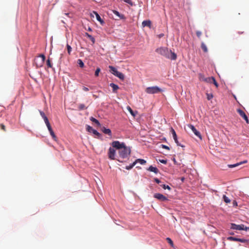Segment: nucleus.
Instances as JSON below:
<instances>
[{
    "instance_id": "1",
    "label": "nucleus",
    "mask_w": 249,
    "mask_h": 249,
    "mask_svg": "<svg viewBox=\"0 0 249 249\" xmlns=\"http://www.w3.org/2000/svg\"><path fill=\"white\" fill-rule=\"evenodd\" d=\"M156 52L166 58L175 60L177 59V54L166 47H161L155 50Z\"/></svg>"
},
{
    "instance_id": "2",
    "label": "nucleus",
    "mask_w": 249,
    "mask_h": 249,
    "mask_svg": "<svg viewBox=\"0 0 249 249\" xmlns=\"http://www.w3.org/2000/svg\"><path fill=\"white\" fill-rule=\"evenodd\" d=\"M130 153L131 149L130 147H127L125 145L124 147L118 150L119 159L117 160L118 161L122 162L123 161L122 160L127 158L130 155Z\"/></svg>"
},
{
    "instance_id": "3",
    "label": "nucleus",
    "mask_w": 249,
    "mask_h": 249,
    "mask_svg": "<svg viewBox=\"0 0 249 249\" xmlns=\"http://www.w3.org/2000/svg\"><path fill=\"white\" fill-rule=\"evenodd\" d=\"M45 60V56L44 54H41L35 59L34 63L36 67H41L43 66Z\"/></svg>"
},
{
    "instance_id": "4",
    "label": "nucleus",
    "mask_w": 249,
    "mask_h": 249,
    "mask_svg": "<svg viewBox=\"0 0 249 249\" xmlns=\"http://www.w3.org/2000/svg\"><path fill=\"white\" fill-rule=\"evenodd\" d=\"M145 91L148 94H157L162 91L158 86L149 87L146 88Z\"/></svg>"
},
{
    "instance_id": "5",
    "label": "nucleus",
    "mask_w": 249,
    "mask_h": 249,
    "mask_svg": "<svg viewBox=\"0 0 249 249\" xmlns=\"http://www.w3.org/2000/svg\"><path fill=\"white\" fill-rule=\"evenodd\" d=\"M111 145L113 148H115L116 149L119 150L122 148L124 147L125 146V144L124 142H120L119 141H113Z\"/></svg>"
},
{
    "instance_id": "6",
    "label": "nucleus",
    "mask_w": 249,
    "mask_h": 249,
    "mask_svg": "<svg viewBox=\"0 0 249 249\" xmlns=\"http://www.w3.org/2000/svg\"><path fill=\"white\" fill-rule=\"evenodd\" d=\"M116 150L112 147H110L108 149V157L111 160H115Z\"/></svg>"
},
{
    "instance_id": "7",
    "label": "nucleus",
    "mask_w": 249,
    "mask_h": 249,
    "mask_svg": "<svg viewBox=\"0 0 249 249\" xmlns=\"http://www.w3.org/2000/svg\"><path fill=\"white\" fill-rule=\"evenodd\" d=\"M154 197L161 201H166L168 200L166 196L160 193L155 194L154 195Z\"/></svg>"
},
{
    "instance_id": "8",
    "label": "nucleus",
    "mask_w": 249,
    "mask_h": 249,
    "mask_svg": "<svg viewBox=\"0 0 249 249\" xmlns=\"http://www.w3.org/2000/svg\"><path fill=\"white\" fill-rule=\"evenodd\" d=\"M188 127L190 128L192 131L194 132V133L197 136L199 139H201V135L200 133V132L197 131L196 128L195 127V126L192 124H189L188 125Z\"/></svg>"
},
{
    "instance_id": "9",
    "label": "nucleus",
    "mask_w": 249,
    "mask_h": 249,
    "mask_svg": "<svg viewBox=\"0 0 249 249\" xmlns=\"http://www.w3.org/2000/svg\"><path fill=\"white\" fill-rule=\"evenodd\" d=\"M231 229L232 230H243L244 229V225L241 224V225H236L234 223H231Z\"/></svg>"
},
{
    "instance_id": "10",
    "label": "nucleus",
    "mask_w": 249,
    "mask_h": 249,
    "mask_svg": "<svg viewBox=\"0 0 249 249\" xmlns=\"http://www.w3.org/2000/svg\"><path fill=\"white\" fill-rule=\"evenodd\" d=\"M87 130L89 132H92L94 135H96L98 137H100L101 134L96 130L94 129L91 126L87 125Z\"/></svg>"
},
{
    "instance_id": "11",
    "label": "nucleus",
    "mask_w": 249,
    "mask_h": 249,
    "mask_svg": "<svg viewBox=\"0 0 249 249\" xmlns=\"http://www.w3.org/2000/svg\"><path fill=\"white\" fill-rule=\"evenodd\" d=\"M237 112L239 114V115L246 121V123L249 124V120L245 113L240 109H238L237 110Z\"/></svg>"
},
{
    "instance_id": "12",
    "label": "nucleus",
    "mask_w": 249,
    "mask_h": 249,
    "mask_svg": "<svg viewBox=\"0 0 249 249\" xmlns=\"http://www.w3.org/2000/svg\"><path fill=\"white\" fill-rule=\"evenodd\" d=\"M93 14H94L95 15L97 20L98 21H99L101 23V24H102V25L104 24V21L101 18V17L99 16V15L96 12H95V11H93Z\"/></svg>"
},
{
    "instance_id": "13",
    "label": "nucleus",
    "mask_w": 249,
    "mask_h": 249,
    "mask_svg": "<svg viewBox=\"0 0 249 249\" xmlns=\"http://www.w3.org/2000/svg\"><path fill=\"white\" fill-rule=\"evenodd\" d=\"M112 12L118 17L119 19H124L125 18L124 15L120 14L119 12L116 10H112Z\"/></svg>"
},
{
    "instance_id": "14",
    "label": "nucleus",
    "mask_w": 249,
    "mask_h": 249,
    "mask_svg": "<svg viewBox=\"0 0 249 249\" xmlns=\"http://www.w3.org/2000/svg\"><path fill=\"white\" fill-rule=\"evenodd\" d=\"M109 86L112 88L113 92L114 93H116L117 90L119 89V86L114 83H110Z\"/></svg>"
},
{
    "instance_id": "15",
    "label": "nucleus",
    "mask_w": 249,
    "mask_h": 249,
    "mask_svg": "<svg viewBox=\"0 0 249 249\" xmlns=\"http://www.w3.org/2000/svg\"><path fill=\"white\" fill-rule=\"evenodd\" d=\"M151 22L149 20H144L142 22V25L143 27L147 26V27H150L151 26Z\"/></svg>"
},
{
    "instance_id": "16",
    "label": "nucleus",
    "mask_w": 249,
    "mask_h": 249,
    "mask_svg": "<svg viewBox=\"0 0 249 249\" xmlns=\"http://www.w3.org/2000/svg\"><path fill=\"white\" fill-rule=\"evenodd\" d=\"M239 242L244 243L245 247H247L249 245V239H246L245 238H239Z\"/></svg>"
},
{
    "instance_id": "17",
    "label": "nucleus",
    "mask_w": 249,
    "mask_h": 249,
    "mask_svg": "<svg viewBox=\"0 0 249 249\" xmlns=\"http://www.w3.org/2000/svg\"><path fill=\"white\" fill-rule=\"evenodd\" d=\"M102 131L106 134H108L109 136L111 135V131L110 129L108 128H106L105 127H103L102 129Z\"/></svg>"
},
{
    "instance_id": "18",
    "label": "nucleus",
    "mask_w": 249,
    "mask_h": 249,
    "mask_svg": "<svg viewBox=\"0 0 249 249\" xmlns=\"http://www.w3.org/2000/svg\"><path fill=\"white\" fill-rule=\"evenodd\" d=\"M148 170L151 172L155 173V174H157L159 172L158 168L152 166H150Z\"/></svg>"
},
{
    "instance_id": "19",
    "label": "nucleus",
    "mask_w": 249,
    "mask_h": 249,
    "mask_svg": "<svg viewBox=\"0 0 249 249\" xmlns=\"http://www.w3.org/2000/svg\"><path fill=\"white\" fill-rule=\"evenodd\" d=\"M109 69L110 71L112 72V73L114 75H115L117 72L118 71L115 67L112 66H109Z\"/></svg>"
},
{
    "instance_id": "20",
    "label": "nucleus",
    "mask_w": 249,
    "mask_h": 249,
    "mask_svg": "<svg viewBox=\"0 0 249 249\" xmlns=\"http://www.w3.org/2000/svg\"><path fill=\"white\" fill-rule=\"evenodd\" d=\"M115 76L118 77L119 79L122 80H124V74H123L122 72L120 71H118Z\"/></svg>"
},
{
    "instance_id": "21",
    "label": "nucleus",
    "mask_w": 249,
    "mask_h": 249,
    "mask_svg": "<svg viewBox=\"0 0 249 249\" xmlns=\"http://www.w3.org/2000/svg\"><path fill=\"white\" fill-rule=\"evenodd\" d=\"M134 162L135 163V164L137 163H140L141 164H144L146 163V160H143V159H138L137 160H136Z\"/></svg>"
},
{
    "instance_id": "22",
    "label": "nucleus",
    "mask_w": 249,
    "mask_h": 249,
    "mask_svg": "<svg viewBox=\"0 0 249 249\" xmlns=\"http://www.w3.org/2000/svg\"><path fill=\"white\" fill-rule=\"evenodd\" d=\"M201 48L204 53H207L208 50V48L204 42H201Z\"/></svg>"
},
{
    "instance_id": "23",
    "label": "nucleus",
    "mask_w": 249,
    "mask_h": 249,
    "mask_svg": "<svg viewBox=\"0 0 249 249\" xmlns=\"http://www.w3.org/2000/svg\"><path fill=\"white\" fill-rule=\"evenodd\" d=\"M227 240L229 241L239 242V238L233 236H229L227 238Z\"/></svg>"
},
{
    "instance_id": "24",
    "label": "nucleus",
    "mask_w": 249,
    "mask_h": 249,
    "mask_svg": "<svg viewBox=\"0 0 249 249\" xmlns=\"http://www.w3.org/2000/svg\"><path fill=\"white\" fill-rule=\"evenodd\" d=\"M86 36L88 37L92 42V43H94L95 42V38L90 35L88 33H86Z\"/></svg>"
},
{
    "instance_id": "25",
    "label": "nucleus",
    "mask_w": 249,
    "mask_h": 249,
    "mask_svg": "<svg viewBox=\"0 0 249 249\" xmlns=\"http://www.w3.org/2000/svg\"><path fill=\"white\" fill-rule=\"evenodd\" d=\"M90 120L92 121V122L95 123L97 125L100 126L101 124L99 123V122L95 118H93V117H91L90 118Z\"/></svg>"
},
{
    "instance_id": "26",
    "label": "nucleus",
    "mask_w": 249,
    "mask_h": 249,
    "mask_svg": "<svg viewBox=\"0 0 249 249\" xmlns=\"http://www.w3.org/2000/svg\"><path fill=\"white\" fill-rule=\"evenodd\" d=\"M39 113L41 117L44 119V122L48 120L47 117L46 116L45 113L43 111L40 110Z\"/></svg>"
},
{
    "instance_id": "27",
    "label": "nucleus",
    "mask_w": 249,
    "mask_h": 249,
    "mask_svg": "<svg viewBox=\"0 0 249 249\" xmlns=\"http://www.w3.org/2000/svg\"><path fill=\"white\" fill-rule=\"evenodd\" d=\"M223 199L224 202L226 203H229L231 202V200L225 195L223 196Z\"/></svg>"
},
{
    "instance_id": "28",
    "label": "nucleus",
    "mask_w": 249,
    "mask_h": 249,
    "mask_svg": "<svg viewBox=\"0 0 249 249\" xmlns=\"http://www.w3.org/2000/svg\"><path fill=\"white\" fill-rule=\"evenodd\" d=\"M77 64L79 65V67L81 68H83L84 67V64L82 60L80 59H78Z\"/></svg>"
},
{
    "instance_id": "29",
    "label": "nucleus",
    "mask_w": 249,
    "mask_h": 249,
    "mask_svg": "<svg viewBox=\"0 0 249 249\" xmlns=\"http://www.w3.org/2000/svg\"><path fill=\"white\" fill-rule=\"evenodd\" d=\"M171 132L173 135V139H176V138H177V135L176 134V133L175 130L173 128H171Z\"/></svg>"
},
{
    "instance_id": "30",
    "label": "nucleus",
    "mask_w": 249,
    "mask_h": 249,
    "mask_svg": "<svg viewBox=\"0 0 249 249\" xmlns=\"http://www.w3.org/2000/svg\"><path fill=\"white\" fill-rule=\"evenodd\" d=\"M160 186L162 187V188L164 189H168L169 191L171 190V187L168 185H166L165 184H160Z\"/></svg>"
},
{
    "instance_id": "31",
    "label": "nucleus",
    "mask_w": 249,
    "mask_h": 249,
    "mask_svg": "<svg viewBox=\"0 0 249 249\" xmlns=\"http://www.w3.org/2000/svg\"><path fill=\"white\" fill-rule=\"evenodd\" d=\"M213 77H207L205 79L204 82H207V83H212V79H213Z\"/></svg>"
},
{
    "instance_id": "32",
    "label": "nucleus",
    "mask_w": 249,
    "mask_h": 249,
    "mask_svg": "<svg viewBox=\"0 0 249 249\" xmlns=\"http://www.w3.org/2000/svg\"><path fill=\"white\" fill-rule=\"evenodd\" d=\"M127 109L133 116H135V114L130 107L128 106Z\"/></svg>"
},
{
    "instance_id": "33",
    "label": "nucleus",
    "mask_w": 249,
    "mask_h": 249,
    "mask_svg": "<svg viewBox=\"0 0 249 249\" xmlns=\"http://www.w3.org/2000/svg\"><path fill=\"white\" fill-rule=\"evenodd\" d=\"M67 48L69 54H70L72 51V48L68 44H67Z\"/></svg>"
},
{
    "instance_id": "34",
    "label": "nucleus",
    "mask_w": 249,
    "mask_h": 249,
    "mask_svg": "<svg viewBox=\"0 0 249 249\" xmlns=\"http://www.w3.org/2000/svg\"><path fill=\"white\" fill-rule=\"evenodd\" d=\"M78 108L79 110H83V109H85L86 108H87L85 106L84 104H81L79 105V107H78Z\"/></svg>"
},
{
    "instance_id": "35",
    "label": "nucleus",
    "mask_w": 249,
    "mask_h": 249,
    "mask_svg": "<svg viewBox=\"0 0 249 249\" xmlns=\"http://www.w3.org/2000/svg\"><path fill=\"white\" fill-rule=\"evenodd\" d=\"M199 78L200 80L202 81H205V79L206 78L205 77L204 75L202 74H199Z\"/></svg>"
},
{
    "instance_id": "36",
    "label": "nucleus",
    "mask_w": 249,
    "mask_h": 249,
    "mask_svg": "<svg viewBox=\"0 0 249 249\" xmlns=\"http://www.w3.org/2000/svg\"><path fill=\"white\" fill-rule=\"evenodd\" d=\"M135 165H136L135 163L134 162L132 164H131L129 166H126L125 168L127 170H130V169H132Z\"/></svg>"
},
{
    "instance_id": "37",
    "label": "nucleus",
    "mask_w": 249,
    "mask_h": 249,
    "mask_svg": "<svg viewBox=\"0 0 249 249\" xmlns=\"http://www.w3.org/2000/svg\"><path fill=\"white\" fill-rule=\"evenodd\" d=\"M166 240L167 241L168 243L172 246L173 247L174 243L172 240L169 237L166 238Z\"/></svg>"
},
{
    "instance_id": "38",
    "label": "nucleus",
    "mask_w": 249,
    "mask_h": 249,
    "mask_svg": "<svg viewBox=\"0 0 249 249\" xmlns=\"http://www.w3.org/2000/svg\"><path fill=\"white\" fill-rule=\"evenodd\" d=\"M207 98L208 100H210L213 98V95L211 93H207Z\"/></svg>"
},
{
    "instance_id": "39",
    "label": "nucleus",
    "mask_w": 249,
    "mask_h": 249,
    "mask_svg": "<svg viewBox=\"0 0 249 249\" xmlns=\"http://www.w3.org/2000/svg\"><path fill=\"white\" fill-rule=\"evenodd\" d=\"M212 79V83L215 85V86L216 88H218V84L217 83V82L216 81L215 78L213 77V78Z\"/></svg>"
},
{
    "instance_id": "40",
    "label": "nucleus",
    "mask_w": 249,
    "mask_h": 249,
    "mask_svg": "<svg viewBox=\"0 0 249 249\" xmlns=\"http://www.w3.org/2000/svg\"><path fill=\"white\" fill-rule=\"evenodd\" d=\"M100 71V69L99 68H97L95 72V75L96 76H98L99 75V73Z\"/></svg>"
},
{
    "instance_id": "41",
    "label": "nucleus",
    "mask_w": 249,
    "mask_h": 249,
    "mask_svg": "<svg viewBox=\"0 0 249 249\" xmlns=\"http://www.w3.org/2000/svg\"><path fill=\"white\" fill-rule=\"evenodd\" d=\"M47 65L48 67L49 68L52 67V64L51 63V61L49 59H48L47 61Z\"/></svg>"
},
{
    "instance_id": "42",
    "label": "nucleus",
    "mask_w": 249,
    "mask_h": 249,
    "mask_svg": "<svg viewBox=\"0 0 249 249\" xmlns=\"http://www.w3.org/2000/svg\"><path fill=\"white\" fill-rule=\"evenodd\" d=\"M124 2H126L130 5H133V3L131 0H123Z\"/></svg>"
},
{
    "instance_id": "43",
    "label": "nucleus",
    "mask_w": 249,
    "mask_h": 249,
    "mask_svg": "<svg viewBox=\"0 0 249 249\" xmlns=\"http://www.w3.org/2000/svg\"><path fill=\"white\" fill-rule=\"evenodd\" d=\"M175 142L177 143V144L178 145V146H181V147H184L183 145H181L180 143H179L178 140V138H176V139H174Z\"/></svg>"
},
{
    "instance_id": "44",
    "label": "nucleus",
    "mask_w": 249,
    "mask_h": 249,
    "mask_svg": "<svg viewBox=\"0 0 249 249\" xmlns=\"http://www.w3.org/2000/svg\"><path fill=\"white\" fill-rule=\"evenodd\" d=\"M50 135H51V136L53 137V138L54 140H56V136H55V134H54V132H53V131L51 132L50 133Z\"/></svg>"
},
{
    "instance_id": "45",
    "label": "nucleus",
    "mask_w": 249,
    "mask_h": 249,
    "mask_svg": "<svg viewBox=\"0 0 249 249\" xmlns=\"http://www.w3.org/2000/svg\"><path fill=\"white\" fill-rule=\"evenodd\" d=\"M239 165V164L238 163L234 164H229L228 165L229 167L230 168H233L236 167Z\"/></svg>"
},
{
    "instance_id": "46",
    "label": "nucleus",
    "mask_w": 249,
    "mask_h": 249,
    "mask_svg": "<svg viewBox=\"0 0 249 249\" xmlns=\"http://www.w3.org/2000/svg\"><path fill=\"white\" fill-rule=\"evenodd\" d=\"M196 35L198 37V38H200L201 35H202V33L201 32L199 31H197L196 32Z\"/></svg>"
},
{
    "instance_id": "47",
    "label": "nucleus",
    "mask_w": 249,
    "mask_h": 249,
    "mask_svg": "<svg viewBox=\"0 0 249 249\" xmlns=\"http://www.w3.org/2000/svg\"><path fill=\"white\" fill-rule=\"evenodd\" d=\"M48 128L51 127V124L49 122V120H47L45 122Z\"/></svg>"
},
{
    "instance_id": "48",
    "label": "nucleus",
    "mask_w": 249,
    "mask_h": 249,
    "mask_svg": "<svg viewBox=\"0 0 249 249\" xmlns=\"http://www.w3.org/2000/svg\"><path fill=\"white\" fill-rule=\"evenodd\" d=\"M0 128L1 129L3 130L4 131H6V127H5V126L3 124H0Z\"/></svg>"
},
{
    "instance_id": "49",
    "label": "nucleus",
    "mask_w": 249,
    "mask_h": 249,
    "mask_svg": "<svg viewBox=\"0 0 249 249\" xmlns=\"http://www.w3.org/2000/svg\"><path fill=\"white\" fill-rule=\"evenodd\" d=\"M161 146L162 148H163L164 149H167L168 150H170L169 147L167 146V145H164V144H161Z\"/></svg>"
},
{
    "instance_id": "50",
    "label": "nucleus",
    "mask_w": 249,
    "mask_h": 249,
    "mask_svg": "<svg viewBox=\"0 0 249 249\" xmlns=\"http://www.w3.org/2000/svg\"><path fill=\"white\" fill-rule=\"evenodd\" d=\"M154 180H155V181L156 183H157L158 184H160V183L161 182V181H160V179H158V178H154Z\"/></svg>"
},
{
    "instance_id": "51",
    "label": "nucleus",
    "mask_w": 249,
    "mask_h": 249,
    "mask_svg": "<svg viewBox=\"0 0 249 249\" xmlns=\"http://www.w3.org/2000/svg\"><path fill=\"white\" fill-rule=\"evenodd\" d=\"M160 161L161 163H164V164H166L167 163V161L166 160H160Z\"/></svg>"
},
{
    "instance_id": "52",
    "label": "nucleus",
    "mask_w": 249,
    "mask_h": 249,
    "mask_svg": "<svg viewBox=\"0 0 249 249\" xmlns=\"http://www.w3.org/2000/svg\"><path fill=\"white\" fill-rule=\"evenodd\" d=\"M247 162V160H244L243 161L240 162H239L238 163L239 164V165H241L243 163H246Z\"/></svg>"
},
{
    "instance_id": "53",
    "label": "nucleus",
    "mask_w": 249,
    "mask_h": 249,
    "mask_svg": "<svg viewBox=\"0 0 249 249\" xmlns=\"http://www.w3.org/2000/svg\"><path fill=\"white\" fill-rule=\"evenodd\" d=\"M83 89L85 91H88L89 90V89L88 88L86 87H83Z\"/></svg>"
},
{
    "instance_id": "54",
    "label": "nucleus",
    "mask_w": 249,
    "mask_h": 249,
    "mask_svg": "<svg viewBox=\"0 0 249 249\" xmlns=\"http://www.w3.org/2000/svg\"><path fill=\"white\" fill-rule=\"evenodd\" d=\"M243 230L246 231H249V227H246L244 225V229H243Z\"/></svg>"
},
{
    "instance_id": "55",
    "label": "nucleus",
    "mask_w": 249,
    "mask_h": 249,
    "mask_svg": "<svg viewBox=\"0 0 249 249\" xmlns=\"http://www.w3.org/2000/svg\"><path fill=\"white\" fill-rule=\"evenodd\" d=\"M232 203H233V206H237V202L235 200H234L233 201Z\"/></svg>"
},
{
    "instance_id": "56",
    "label": "nucleus",
    "mask_w": 249,
    "mask_h": 249,
    "mask_svg": "<svg viewBox=\"0 0 249 249\" xmlns=\"http://www.w3.org/2000/svg\"><path fill=\"white\" fill-rule=\"evenodd\" d=\"M48 130H49V132H50V133L51 132H53V129H52V127H50V128H48Z\"/></svg>"
},
{
    "instance_id": "57",
    "label": "nucleus",
    "mask_w": 249,
    "mask_h": 249,
    "mask_svg": "<svg viewBox=\"0 0 249 249\" xmlns=\"http://www.w3.org/2000/svg\"><path fill=\"white\" fill-rule=\"evenodd\" d=\"M48 130H49V132H50V133L51 132H53V129H52V127H50V128H48Z\"/></svg>"
},
{
    "instance_id": "58",
    "label": "nucleus",
    "mask_w": 249,
    "mask_h": 249,
    "mask_svg": "<svg viewBox=\"0 0 249 249\" xmlns=\"http://www.w3.org/2000/svg\"><path fill=\"white\" fill-rule=\"evenodd\" d=\"M163 36H164V35H163V34H160V35H159V37H162Z\"/></svg>"
},
{
    "instance_id": "59",
    "label": "nucleus",
    "mask_w": 249,
    "mask_h": 249,
    "mask_svg": "<svg viewBox=\"0 0 249 249\" xmlns=\"http://www.w3.org/2000/svg\"><path fill=\"white\" fill-rule=\"evenodd\" d=\"M181 181H184V178H181Z\"/></svg>"
},
{
    "instance_id": "60",
    "label": "nucleus",
    "mask_w": 249,
    "mask_h": 249,
    "mask_svg": "<svg viewBox=\"0 0 249 249\" xmlns=\"http://www.w3.org/2000/svg\"><path fill=\"white\" fill-rule=\"evenodd\" d=\"M230 234L231 235H233V234H234V233H233V232H231Z\"/></svg>"
},
{
    "instance_id": "61",
    "label": "nucleus",
    "mask_w": 249,
    "mask_h": 249,
    "mask_svg": "<svg viewBox=\"0 0 249 249\" xmlns=\"http://www.w3.org/2000/svg\"><path fill=\"white\" fill-rule=\"evenodd\" d=\"M234 98H235V99H236V97H235V95H234Z\"/></svg>"
},
{
    "instance_id": "62",
    "label": "nucleus",
    "mask_w": 249,
    "mask_h": 249,
    "mask_svg": "<svg viewBox=\"0 0 249 249\" xmlns=\"http://www.w3.org/2000/svg\"><path fill=\"white\" fill-rule=\"evenodd\" d=\"M89 31H91V29L90 28H89Z\"/></svg>"
}]
</instances>
